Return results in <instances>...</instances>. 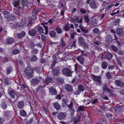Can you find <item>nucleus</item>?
Wrapping results in <instances>:
<instances>
[{"label": "nucleus", "mask_w": 124, "mask_h": 124, "mask_svg": "<svg viewBox=\"0 0 124 124\" xmlns=\"http://www.w3.org/2000/svg\"><path fill=\"white\" fill-rule=\"evenodd\" d=\"M76 40H74L72 43V44L71 46V47H72L73 46L74 47H76Z\"/></svg>", "instance_id": "e2e57ef3"}, {"label": "nucleus", "mask_w": 124, "mask_h": 124, "mask_svg": "<svg viewBox=\"0 0 124 124\" xmlns=\"http://www.w3.org/2000/svg\"><path fill=\"white\" fill-rule=\"evenodd\" d=\"M114 83L119 87H122L124 86V83L121 81L116 80L115 81Z\"/></svg>", "instance_id": "9b49d317"}, {"label": "nucleus", "mask_w": 124, "mask_h": 124, "mask_svg": "<svg viewBox=\"0 0 124 124\" xmlns=\"http://www.w3.org/2000/svg\"><path fill=\"white\" fill-rule=\"evenodd\" d=\"M63 29L66 32L69 31L70 29L69 24H66L63 27Z\"/></svg>", "instance_id": "72a5a7b5"}, {"label": "nucleus", "mask_w": 124, "mask_h": 124, "mask_svg": "<svg viewBox=\"0 0 124 124\" xmlns=\"http://www.w3.org/2000/svg\"><path fill=\"white\" fill-rule=\"evenodd\" d=\"M17 93H18L17 92L13 90L9 91V95L12 99H15L16 97H17Z\"/></svg>", "instance_id": "6e6552de"}, {"label": "nucleus", "mask_w": 124, "mask_h": 124, "mask_svg": "<svg viewBox=\"0 0 124 124\" xmlns=\"http://www.w3.org/2000/svg\"><path fill=\"white\" fill-rule=\"evenodd\" d=\"M26 21L22 20L20 23L19 26L21 27H23L26 25Z\"/></svg>", "instance_id": "a19ab883"}, {"label": "nucleus", "mask_w": 124, "mask_h": 124, "mask_svg": "<svg viewBox=\"0 0 124 124\" xmlns=\"http://www.w3.org/2000/svg\"><path fill=\"white\" fill-rule=\"evenodd\" d=\"M25 77L27 79H29L33 77V69L30 67H27L24 71Z\"/></svg>", "instance_id": "7ed1b4c3"}, {"label": "nucleus", "mask_w": 124, "mask_h": 124, "mask_svg": "<svg viewBox=\"0 0 124 124\" xmlns=\"http://www.w3.org/2000/svg\"><path fill=\"white\" fill-rule=\"evenodd\" d=\"M82 19L83 17L81 18L79 20V16H75L74 17H71L70 18V20L73 23H75L77 22L79 23V28L84 33H86L88 32V31L86 29H85L82 27Z\"/></svg>", "instance_id": "f257e3e1"}, {"label": "nucleus", "mask_w": 124, "mask_h": 124, "mask_svg": "<svg viewBox=\"0 0 124 124\" xmlns=\"http://www.w3.org/2000/svg\"><path fill=\"white\" fill-rule=\"evenodd\" d=\"M105 75L106 77L108 79H110L112 78L111 75L110 74V72H108L106 73Z\"/></svg>", "instance_id": "e433bc0d"}, {"label": "nucleus", "mask_w": 124, "mask_h": 124, "mask_svg": "<svg viewBox=\"0 0 124 124\" xmlns=\"http://www.w3.org/2000/svg\"><path fill=\"white\" fill-rule=\"evenodd\" d=\"M105 57L106 59L109 60H110L113 57V55L112 54L108 53L105 54Z\"/></svg>", "instance_id": "412c9836"}, {"label": "nucleus", "mask_w": 124, "mask_h": 124, "mask_svg": "<svg viewBox=\"0 0 124 124\" xmlns=\"http://www.w3.org/2000/svg\"><path fill=\"white\" fill-rule=\"evenodd\" d=\"M114 66L110 64L108 66V68L111 70H113L114 69Z\"/></svg>", "instance_id": "0e129e2a"}, {"label": "nucleus", "mask_w": 124, "mask_h": 124, "mask_svg": "<svg viewBox=\"0 0 124 124\" xmlns=\"http://www.w3.org/2000/svg\"><path fill=\"white\" fill-rule=\"evenodd\" d=\"M58 58L57 56V55H55V54L54 55L53 57V60L54 61V63L55 62H57L58 61H57V59Z\"/></svg>", "instance_id": "864d4df0"}, {"label": "nucleus", "mask_w": 124, "mask_h": 124, "mask_svg": "<svg viewBox=\"0 0 124 124\" xmlns=\"http://www.w3.org/2000/svg\"><path fill=\"white\" fill-rule=\"evenodd\" d=\"M49 34L51 37L53 38L55 36L56 32L54 31H51L49 32Z\"/></svg>", "instance_id": "58836bf2"}, {"label": "nucleus", "mask_w": 124, "mask_h": 124, "mask_svg": "<svg viewBox=\"0 0 124 124\" xmlns=\"http://www.w3.org/2000/svg\"><path fill=\"white\" fill-rule=\"evenodd\" d=\"M116 32L120 36H124V31H123V29L122 28H119L117 29Z\"/></svg>", "instance_id": "f8f14e48"}, {"label": "nucleus", "mask_w": 124, "mask_h": 124, "mask_svg": "<svg viewBox=\"0 0 124 124\" xmlns=\"http://www.w3.org/2000/svg\"><path fill=\"white\" fill-rule=\"evenodd\" d=\"M65 89L67 91L72 92L73 91V87L71 85L67 84L65 86Z\"/></svg>", "instance_id": "dca6fc26"}, {"label": "nucleus", "mask_w": 124, "mask_h": 124, "mask_svg": "<svg viewBox=\"0 0 124 124\" xmlns=\"http://www.w3.org/2000/svg\"><path fill=\"white\" fill-rule=\"evenodd\" d=\"M26 33L24 31H23L20 33H18L17 34V37L19 39H20L24 37L26 35Z\"/></svg>", "instance_id": "a211bd4d"}, {"label": "nucleus", "mask_w": 124, "mask_h": 124, "mask_svg": "<svg viewBox=\"0 0 124 124\" xmlns=\"http://www.w3.org/2000/svg\"><path fill=\"white\" fill-rule=\"evenodd\" d=\"M93 31V33L96 34H99L100 32L99 30L97 28H95L94 29Z\"/></svg>", "instance_id": "37998d69"}, {"label": "nucleus", "mask_w": 124, "mask_h": 124, "mask_svg": "<svg viewBox=\"0 0 124 124\" xmlns=\"http://www.w3.org/2000/svg\"><path fill=\"white\" fill-rule=\"evenodd\" d=\"M52 70V72L54 76H58L60 74V72L59 68H54L52 69V68H50Z\"/></svg>", "instance_id": "0eeeda50"}, {"label": "nucleus", "mask_w": 124, "mask_h": 124, "mask_svg": "<svg viewBox=\"0 0 124 124\" xmlns=\"http://www.w3.org/2000/svg\"><path fill=\"white\" fill-rule=\"evenodd\" d=\"M44 27L45 29V34L46 35H47L48 33V28L46 26V25H44Z\"/></svg>", "instance_id": "4d7b16f0"}, {"label": "nucleus", "mask_w": 124, "mask_h": 124, "mask_svg": "<svg viewBox=\"0 0 124 124\" xmlns=\"http://www.w3.org/2000/svg\"><path fill=\"white\" fill-rule=\"evenodd\" d=\"M101 96L102 99L104 100H108L109 99L108 97L104 94H101Z\"/></svg>", "instance_id": "49530a36"}, {"label": "nucleus", "mask_w": 124, "mask_h": 124, "mask_svg": "<svg viewBox=\"0 0 124 124\" xmlns=\"http://www.w3.org/2000/svg\"><path fill=\"white\" fill-rule=\"evenodd\" d=\"M37 29L39 33L41 34L43 32L44 29L40 26H38L37 27Z\"/></svg>", "instance_id": "a878e982"}, {"label": "nucleus", "mask_w": 124, "mask_h": 124, "mask_svg": "<svg viewBox=\"0 0 124 124\" xmlns=\"http://www.w3.org/2000/svg\"><path fill=\"white\" fill-rule=\"evenodd\" d=\"M84 20L85 22L88 23L89 22V19L87 16H86L85 17Z\"/></svg>", "instance_id": "69168bd1"}, {"label": "nucleus", "mask_w": 124, "mask_h": 124, "mask_svg": "<svg viewBox=\"0 0 124 124\" xmlns=\"http://www.w3.org/2000/svg\"><path fill=\"white\" fill-rule=\"evenodd\" d=\"M76 33L73 32L72 33H71V39H74V36L75 35Z\"/></svg>", "instance_id": "13d9d810"}, {"label": "nucleus", "mask_w": 124, "mask_h": 124, "mask_svg": "<svg viewBox=\"0 0 124 124\" xmlns=\"http://www.w3.org/2000/svg\"><path fill=\"white\" fill-rule=\"evenodd\" d=\"M52 78L50 77H47L46 78L45 80V82L46 84H47L51 82L52 80Z\"/></svg>", "instance_id": "473e14b6"}, {"label": "nucleus", "mask_w": 124, "mask_h": 124, "mask_svg": "<svg viewBox=\"0 0 124 124\" xmlns=\"http://www.w3.org/2000/svg\"><path fill=\"white\" fill-rule=\"evenodd\" d=\"M37 33V31L34 28L31 29L28 32L29 34L32 36H35Z\"/></svg>", "instance_id": "4468645a"}, {"label": "nucleus", "mask_w": 124, "mask_h": 124, "mask_svg": "<svg viewBox=\"0 0 124 124\" xmlns=\"http://www.w3.org/2000/svg\"><path fill=\"white\" fill-rule=\"evenodd\" d=\"M49 44H50V45H51V46H53L55 45H58L57 43L53 42L51 41H50Z\"/></svg>", "instance_id": "bf43d9fd"}, {"label": "nucleus", "mask_w": 124, "mask_h": 124, "mask_svg": "<svg viewBox=\"0 0 124 124\" xmlns=\"http://www.w3.org/2000/svg\"><path fill=\"white\" fill-rule=\"evenodd\" d=\"M66 116V113H65L61 112L59 113L57 115V118L60 120L64 119Z\"/></svg>", "instance_id": "1a4fd4ad"}, {"label": "nucleus", "mask_w": 124, "mask_h": 124, "mask_svg": "<svg viewBox=\"0 0 124 124\" xmlns=\"http://www.w3.org/2000/svg\"><path fill=\"white\" fill-rule=\"evenodd\" d=\"M73 106V103L72 102H70V104H69L68 105V107L69 108V109H70V108H72Z\"/></svg>", "instance_id": "680f3d73"}, {"label": "nucleus", "mask_w": 124, "mask_h": 124, "mask_svg": "<svg viewBox=\"0 0 124 124\" xmlns=\"http://www.w3.org/2000/svg\"><path fill=\"white\" fill-rule=\"evenodd\" d=\"M85 89L84 86L81 84L78 85V89L73 92V93L76 95H79L81 92H83Z\"/></svg>", "instance_id": "39448f33"}, {"label": "nucleus", "mask_w": 124, "mask_h": 124, "mask_svg": "<svg viewBox=\"0 0 124 124\" xmlns=\"http://www.w3.org/2000/svg\"><path fill=\"white\" fill-rule=\"evenodd\" d=\"M22 3L23 7L26 6L28 3L27 0H23Z\"/></svg>", "instance_id": "8fccbe9b"}, {"label": "nucleus", "mask_w": 124, "mask_h": 124, "mask_svg": "<svg viewBox=\"0 0 124 124\" xmlns=\"http://www.w3.org/2000/svg\"><path fill=\"white\" fill-rule=\"evenodd\" d=\"M3 14L5 18L8 19L9 18L10 15L9 12L8 11L6 10L5 11L3 12Z\"/></svg>", "instance_id": "bb28decb"}, {"label": "nucleus", "mask_w": 124, "mask_h": 124, "mask_svg": "<svg viewBox=\"0 0 124 124\" xmlns=\"http://www.w3.org/2000/svg\"><path fill=\"white\" fill-rule=\"evenodd\" d=\"M62 73L64 75L67 77L71 76L72 71L68 67H65L62 69Z\"/></svg>", "instance_id": "20e7f679"}, {"label": "nucleus", "mask_w": 124, "mask_h": 124, "mask_svg": "<svg viewBox=\"0 0 124 124\" xmlns=\"http://www.w3.org/2000/svg\"><path fill=\"white\" fill-rule=\"evenodd\" d=\"M1 107L2 108L5 109L7 108V104L5 102H3L1 104Z\"/></svg>", "instance_id": "5fc2aeb1"}, {"label": "nucleus", "mask_w": 124, "mask_h": 124, "mask_svg": "<svg viewBox=\"0 0 124 124\" xmlns=\"http://www.w3.org/2000/svg\"><path fill=\"white\" fill-rule=\"evenodd\" d=\"M5 41L7 44L11 45L14 43L15 40L12 38L9 37L6 39Z\"/></svg>", "instance_id": "9d476101"}, {"label": "nucleus", "mask_w": 124, "mask_h": 124, "mask_svg": "<svg viewBox=\"0 0 124 124\" xmlns=\"http://www.w3.org/2000/svg\"><path fill=\"white\" fill-rule=\"evenodd\" d=\"M92 77L93 78V80L96 84L99 85L102 83L101 81V77L100 76H97L94 75H92Z\"/></svg>", "instance_id": "423d86ee"}, {"label": "nucleus", "mask_w": 124, "mask_h": 124, "mask_svg": "<svg viewBox=\"0 0 124 124\" xmlns=\"http://www.w3.org/2000/svg\"><path fill=\"white\" fill-rule=\"evenodd\" d=\"M81 45L85 49L86 48H89L88 45L85 42Z\"/></svg>", "instance_id": "09e8293b"}, {"label": "nucleus", "mask_w": 124, "mask_h": 124, "mask_svg": "<svg viewBox=\"0 0 124 124\" xmlns=\"http://www.w3.org/2000/svg\"><path fill=\"white\" fill-rule=\"evenodd\" d=\"M102 68L103 69H105L108 66V64L105 61H103L101 64Z\"/></svg>", "instance_id": "c85d7f7f"}, {"label": "nucleus", "mask_w": 124, "mask_h": 124, "mask_svg": "<svg viewBox=\"0 0 124 124\" xmlns=\"http://www.w3.org/2000/svg\"><path fill=\"white\" fill-rule=\"evenodd\" d=\"M56 30L59 34L61 33L62 32V30L59 26H57L56 28Z\"/></svg>", "instance_id": "ea45409f"}, {"label": "nucleus", "mask_w": 124, "mask_h": 124, "mask_svg": "<svg viewBox=\"0 0 124 124\" xmlns=\"http://www.w3.org/2000/svg\"><path fill=\"white\" fill-rule=\"evenodd\" d=\"M69 110L71 114V115L73 116L74 114V113L75 111L73 108H70L69 109Z\"/></svg>", "instance_id": "de8ad7c7"}, {"label": "nucleus", "mask_w": 124, "mask_h": 124, "mask_svg": "<svg viewBox=\"0 0 124 124\" xmlns=\"http://www.w3.org/2000/svg\"><path fill=\"white\" fill-rule=\"evenodd\" d=\"M49 90L50 94H56L57 93L55 88L52 87H50L49 88Z\"/></svg>", "instance_id": "6ab92c4d"}, {"label": "nucleus", "mask_w": 124, "mask_h": 124, "mask_svg": "<svg viewBox=\"0 0 124 124\" xmlns=\"http://www.w3.org/2000/svg\"><path fill=\"white\" fill-rule=\"evenodd\" d=\"M34 117L31 118L30 120H29V122H28L27 124H31L33 121V120Z\"/></svg>", "instance_id": "338daca9"}, {"label": "nucleus", "mask_w": 124, "mask_h": 124, "mask_svg": "<svg viewBox=\"0 0 124 124\" xmlns=\"http://www.w3.org/2000/svg\"><path fill=\"white\" fill-rule=\"evenodd\" d=\"M29 46L31 48H33L36 46L34 42L32 40H31L29 43Z\"/></svg>", "instance_id": "7c9ffc66"}, {"label": "nucleus", "mask_w": 124, "mask_h": 124, "mask_svg": "<svg viewBox=\"0 0 124 124\" xmlns=\"http://www.w3.org/2000/svg\"><path fill=\"white\" fill-rule=\"evenodd\" d=\"M44 82V79L41 77L32 78L30 81L31 85L33 87L37 86L39 83Z\"/></svg>", "instance_id": "f03ea898"}, {"label": "nucleus", "mask_w": 124, "mask_h": 124, "mask_svg": "<svg viewBox=\"0 0 124 124\" xmlns=\"http://www.w3.org/2000/svg\"><path fill=\"white\" fill-rule=\"evenodd\" d=\"M12 4L13 5L14 7H17L18 5L19 1L18 0H16L14 1Z\"/></svg>", "instance_id": "79ce46f5"}, {"label": "nucleus", "mask_w": 124, "mask_h": 124, "mask_svg": "<svg viewBox=\"0 0 124 124\" xmlns=\"http://www.w3.org/2000/svg\"><path fill=\"white\" fill-rule=\"evenodd\" d=\"M111 47L112 49L114 51H117L118 50L117 48L114 45H112L111 46Z\"/></svg>", "instance_id": "6e6d98bb"}, {"label": "nucleus", "mask_w": 124, "mask_h": 124, "mask_svg": "<svg viewBox=\"0 0 124 124\" xmlns=\"http://www.w3.org/2000/svg\"><path fill=\"white\" fill-rule=\"evenodd\" d=\"M32 24V21H30L29 22L28 24H27V26L28 27V29L29 30H30V27L31 26Z\"/></svg>", "instance_id": "603ef678"}, {"label": "nucleus", "mask_w": 124, "mask_h": 124, "mask_svg": "<svg viewBox=\"0 0 124 124\" xmlns=\"http://www.w3.org/2000/svg\"><path fill=\"white\" fill-rule=\"evenodd\" d=\"M39 11L40 10L38 8H34L31 12L32 15L33 16L36 17Z\"/></svg>", "instance_id": "2eb2a0df"}, {"label": "nucleus", "mask_w": 124, "mask_h": 124, "mask_svg": "<svg viewBox=\"0 0 124 124\" xmlns=\"http://www.w3.org/2000/svg\"><path fill=\"white\" fill-rule=\"evenodd\" d=\"M85 108V107L83 106H80L78 107V109L79 111H83L84 110Z\"/></svg>", "instance_id": "c03bdc74"}, {"label": "nucleus", "mask_w": 124, "mask_h": 124, "mask_svg": "<svg viewBox=\"0 0 124 124\" xmlns=\"http://www.w3.org/2000/svg\"><path fill=\"white\" fill-rule=\"evenodd\" d=\"M77 59L79 61V62L80 64L82 65L83 63L84 60V57L81 56H80L78 57Z\"/></svg>", "instance_id": "c756f323"}, {"label": "nucleus", "mask_w": 124, "mask_h": 124, "mask_svg": "<svg viewBox=\"0 0 124 124\" xmlns=\"http://www.w3.org/2000/svg\"><path fill=\"white\" fill-rule=\"evenodd\" d=\"M62 52L61 50L59 51L56 53L55 54V55H57L59 59H60L62 60V57L63 54H62Z\"/></svg>", "instance_id": "aec40b11"}, {"label": "nucleus", "mask_w": 124, "mask_h": 124, "mask_svg": "<svg viewBox=\"0 0 124 124\" xmlns=\"http://www.w3.org/2000/svg\"><path fill=\"white\" fill-rule=\"evenodd\" d=\"M17 106L19 109H21L23 108L24 106V101H19L17 103Z\"/></svg>", "instance_id": "ddd939ff"}, {"label": "nucleus", "mask_w": 124, "mask_h": 124, "mask_svg": "<svg viewBox=\"0 0 124 124\" xmlns=\"http://www.w3.org/2000/svg\"><path fill=\"white\" fill-rule=\"evenodd\" d=\"M90 6L93 9H95L96 8L97 6L95 0H91L90 4Z\"/></svg>", "instance_id": "f3484780"}, {"label": "nucleus", "mask_w": 124, "mask_h": 124, "mask_svg": "<svg viewBox=\"0 0 124 124\" xmlns=\"http://www.w3.org/2000/svg\"><path fill=\"white\" fill-rule=\"evenodd\" d=\"M30 60L32 62H35L37 60V57L35 55H32L30 58Z\"/></svg>", "instance_id": "f704fd0d"}, {"label": "nucleus", "mask_w": 124, "mask_h": 124, "mask_svg": "<svg viewBox=\"0 0 124 124\" xmlns=\"http://www.w3.org/2000/svg\"><path fill=\"white\" fill-rule=\"evenodd\" d=\"M53 105L54 107L57 110H59L61 108L60 105L57 102H56L54 103Z\"/></svg>", "instance_id": "b1692460"}, {"label": "nucleus", "mask_w": 124, "mask_h": 124, "mask_svg": "<svg viewBox=\"0 0 124 124\" xmlns=\"http://www.w3.org/2000/svg\"><path fill=\"white\" fill-rule=\"evenodd\" d=\"M20 52V51L19 49H15L13 50L12 52V53L13 54L16 55L19 54Z\"/></svg>", "instance_id": "4c0bfd02"}, {"label": "nucleus", "mask_w": 124, "mask_h": 124, "mask_svg": "<svg viewBox=\"0 0 124 124\" xmlns=\"http://www.w3.org/2000/svg\"><path fill=\"white\" fill-rule=\"evenodd\" d=\"M80 11L81 13L82 14H84L86 12V10L83 8H81L80 10Z\"/></svg>", "instance_id": "052dcab7"}, {"label": "nucleus", "mask_w": 124, "mask_h": 124, "mask_svg": "<svg viewBox=\"0 0 124 124\" xmlns=\"http://www.w3.org/2000/svg\"><path fill=\"white\" fill-rule=\"evenodd\" d=\"M120 21V19H119L117 18L114 21V24L115 25H116L117 24H119V23Z\"/></svg>", "instance_id": "3c124183"}, {"label": "nucleus", "mask_w": 124, "mask_h": 124, "mask_svg": "<svg viewBox=\"0 0 124 124\" xmlns=\"http://www.w3.org/2000/svg\"><path fill=\"white\" fill-rule=\"evenodd\" d=\"M32 49L31 51V52L33 54H36L38 53L39 51L37 49L34 48Z\"/></svg>", "instance_id": "c9c22d12"}, {"label": "nucleus", "mask_w": 124, "mask_h": 124, "mask_svg": "<svg viewBox=\"0 0 124 124\" xmlns=\"http://www.w3.org/2000/svg\"><path fill=\"white\" fill-rule=\"evenodd\" d=\"M108 88H107V86L106 85H104L103 87V90L104 91H106L107 90Z\"/></svg>", "instance_id": "774afa93"}, {"label": "nucleus", "mask_w": 124, "mask_h": 124, "mask_svg": "<svg viewBox=\"0 0 124 124\" xmlns=\"http://www.w3.org/2000/svg\"><path fill=\"white\" fill-rule=\"evenodd\" d=\"M66 43L64 41L63 38H62L61 40V42L60 44V46L61 48H62L65 46Z\"/></svg>", "instance_id": "4be33fe9"}, {"label": "nucleus", "mask_w": 124, "mask_h": 124, "mask_svg": "<svg viewBox=\"0 0 124 124\" xmlns=\"http://www.w3.org/2000/svg\"><path fill=\"white\" fill-rule=\"evenodd\" d=\"M20 115L21 116L24 117H26L27 116V114L26 111L23 109L20 110L19 111Z\"/></svg>", "instance_id": "5701e85b"}, {"label": "nucleus", "mask_w": 124, "mask_h": 124, "mask_svg": "<svg viewBox=\"0 0 124 124\" xmlns=\"http://www.w3.org/2000/svg\"><path fill=\"white\" fill-rule=\"evenodd\" d=\"M12 70V68L10 67L7 68L6 69V73L7 74H9Z\"/></svg>", "instance_id": "a18cd8bd"}, {"label": "nucleus", "mask_w": 124, "mask_h": 124, "mask_svg": "<svg viewBox=\"0 0 124 124\" xmlns=\"http://www.w3.org/2000/svg\"><path fill=\"white\" fill-rule=\"evenodd\" d=\"M78 41L79 43L81 45L85 42V39L84 38L81 37L78 38Z\"/></svg>", "instance_id": "393cba45"}, {"label": "nucleus", "mask_w": 124, "mask_h": 124, "mask_svg": "<svg viewBox=\"0 0 124 124\" xmlns=\"http://www.w3.org/2000/svg\"><path fill=\"white\" fill-rule=\"evenodd\" d=\"M55 80L59 84L62 83L64 81L63 79L60 77L56 78L55 79Z\"/></svg>", "instance_id": "cd10ccee"}, {"label": "nucleus", "mask_w": 124, "mask_h": 124, "mask_svg": "<svg viewBox=\"0 0 124 124\" xmlns=\"http://www.w3.org/2000/svg\"><path fill=\"white\" fill-rule=\"evenodd\" d=\"M80 116L78 115H77L74 119V122L76 123L79 122L80 119Z\"/></svg>", "instance_id": "2f4dec72"}]
</instances>
